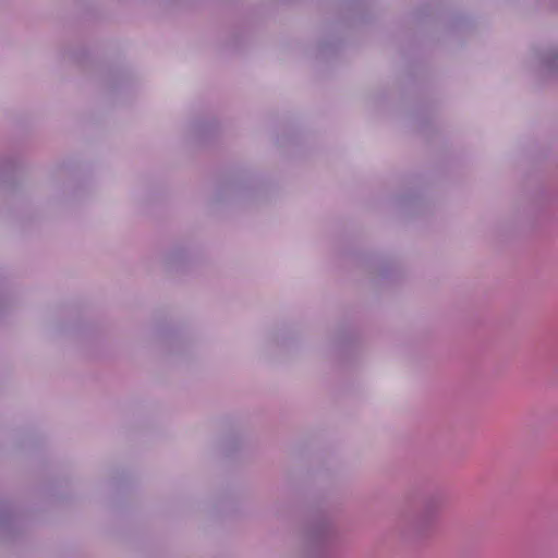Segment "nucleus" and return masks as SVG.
I'll return each instance as SVG.
<instances>
[{
    "label": "nucleus",
    "mask_w": 558,
    "mask_h": 558,
    "mask_svg": "<svg viewBox=\"0 0 558 558\" xmlns=\"http://www.w3.org/2000/svg\"><path fill=\"white\" fill-rule=\"evenodd\" d=\"M338 538V530L329 518L315 521L308 532L303 558H330Z\"/></svg>",
    "instance_id": "nucleus-1"
},
{
    "label": "nucleus",
    "mask_w": 558,
    "mask_h": 558,
    "mask_svg": "<svg viewBox=\"0 0 558 558\" xmlns=\"http://www.w3.org/2000/svg\"><path fill=\"white\" fill-rule=\"evenodd\" d=\"M529 65L541 84H558V43L534 46Z\"/></svg>",
    "instance_id": "nucleus-2"
},
{
    "label": "nucleus",
    "mask_w": 558,
    "mask_h": 558,
    "mask_svg": "<svg viewBox=\"0 0 558 558\" xmlns=\"http://www.w3.org/2000/svg\"><path fill=\"white\" fill-rule=\"evenodd\" d=\"M442 498L439 494H430L423 498L421 508L412 521L413 533L420 537L426 536L436 525Z\"/></svg>",
    "instance_id": "nucleus-3"
}]
</instances>
